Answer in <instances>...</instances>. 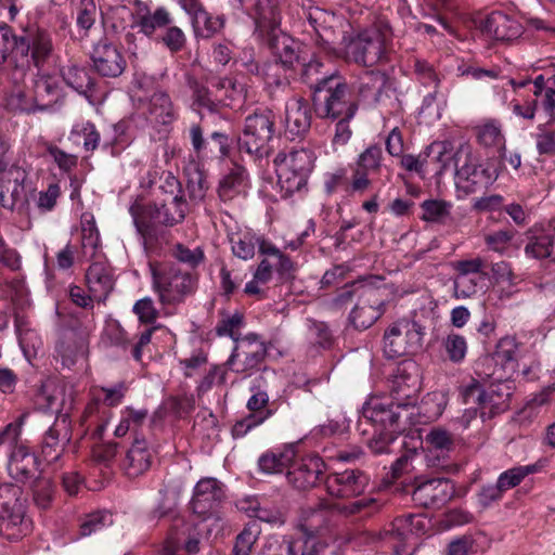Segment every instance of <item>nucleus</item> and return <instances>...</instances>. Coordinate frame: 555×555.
Returning <instances> with one entry per match:
<instances>
[{
	"mask_svg": "<svg viewBox=\"0 0 555 555\" xmlns=\"http://www.w3.org/2000/svg\"><path fill=\"white\" fill-rule=\"evenodd\" d=\"M301 10L309 26L325 46L324 49L335 42V28H338L341 35V55L345 60L363 66H373L385 57L387 44L392 37V30L387 22L379 21L354 35L351 25L345 18L314 7L310 0L302 1Z\"/></svg>",
	"mask_w": 555,
	"mask_h": 555,
	"instance_id": "obj_1",
	"label": "nucleus"
},
{
	"mask_svg": "<svg viewBox=\"0 0 555 555\" xmlns=\"http://www.w3.org/2000/svg\"><path fill=\"white\" fill-rule=\"evenodd\" d=\"M247 12L254 10L256 30L266 38L281 63L292 66L300 60V44L280 28V0H238Z\"/></svg>",
	"mask_w": 555,
	"mask_h": 555,
	"instance_id": "obj_2",
	"label": "nucleus"
},
{
	"mask_svg": "<svg viewBox=\"0 0 555 555\" xmlns=\"http://www.w3.org/2000/svg\"><path fill=\"white\" fill-rule=\"evenodd\" d=\"M409 380H411V385L408 386V390L401 386V377L397 376L393 382L398 400L402 397L408 399L406 402L399 401L395 403L390 398L371 397L362 406L361 420L369 422L375 428V431L396 434L399 429L402 412L406 411V406L413 403L411 399L417 390V378L413 377Z\"/></svg>",
	"mask_w": 555,
	"mask_h": 555,
	"instance_id": "obj_3",
	"label": "nucleus"
},
{
	"mask_svg": "<svg viewBox=\"0 0 555 555\" xmlns=\"http://www.w3.org/2000/svg\"><path fill=\"white\" fill-rule=\"evenodd\" d=\"M314 159V153L308 149L292 150L275 156L276 185L282 198L305 193Z\"/></svg>",
	"mask_w": 555,
	"mask_h": 555,
	"instance_id": "obj_4",
	"label": "nucleus"
},
{
	"mask_svg": "<svg viewBox=\"0 0 555 555\" xmlns=\"http://www.w3.org/2000/svg\"><path fill=\"white\" fill-rule=\"evenodd\" d=\"M455 185L465 194L474 193L492 184L498 178L495 167L480 164L478 155L469 144H462L452 159Z\"/></svg>",
	"mask_w": 555,
	"mask_h": 555,
	"instance_id": "obj_5",
	"label": "nucleus"
},
{
	"mask_svg": "<svg viewBox=\"0 0 555 555\" xmlns=\"http://www.w3.org/2000/svg\"><path fill=\"white\" fill-rule=\"evenodd\" d=\"M163 204L145 206L135 201L129 209L133 224L138 233L144 237L152 229L157 225H173L181 222L188 209L184 199L176 197L164 198Z\"/></svg>",
	"mask_w": 555,
	"mask_h": 555,
	"instance_id": "obj_6",
	"label": "nucleus"
},
{
	"mask_svg": "<svg viewBox=\"0 0 555 555\" xmlns=\"http://www.w3.org/2000/svg\"><path fill=\"white\" fill-rule=\"evenodd\" d=\"M30 530L25 518V506L21 487L0 485V531L10 540H18Z\"/></svg>",
	"mask_w": 555,
	"mask_h": 555,
	"instance_id": "obj_7",
	"label": "nucleus"
},
{
	"mask_svg": "<svg viewBox=\"0 0 555 555\" xmlns=\"http://www.w3.org/2000/svg\"><path fill=\"white\" fill-rule=\"evenodd\" d=\"M223 499V487L216 478H203L194 488L192 508L204 517V521H212V526L207 525L210 534L217 535L224 527V519L218 509Z\"/></svg>",
	"mask_w": 555,
	"mask_h": 555,
	"instance_id": "obj_8",
	"label": "nucleus"
},
{
	"mask_svg": "<svg viewBox=\"0 0 555 555\" xmlns=\"http://www.w3.org/2000/svg\"><path fill=\"white\" fill-rule=\"evenodd\" d=\"M424 335V327L416 321L401 319L386 330L384 352L389 359L415 353L422 347Z\"/></svg>",
	"mask_w": 555,
	"mask_h": 555,
	"instance_id": "obj_9",
	"label": "nucleus"
},
{
	"mask_svg": "<svg viewBox=\"0 0 555 555\" xmlns=\"http://www.w3.org/2000/svg\"><path fill=\"white\" fill-rule=\"evenodd\" d=\"M429 526V520L423 515H409L393 520L391 529L380 533L395 555H411L416 544V538L425 534Z\"/></svg>",
	"mask_w": 555,
	"mask_h": 555,
	"instance_id": "obj_10",
	"label": "nucleus"
},
{
	"mask_svg": "<svg viewBox=\"0 0 555 555\" xmlns=\"http://www.w3.org/2000/svg\"><path fill=\"white\" fill-rule=\"evenodd\" d=\"M5 151V144L0 141V205L11 210L20 209L27 203V172L22 167L3 163Z\"/></svg>",
	"mask_w": 555,
	"mask_h": 555,
	"instance_id": "obj_11",
	"label": "nucleus"
},
{
	"mask_svg": "<svg viewBox=\"0 0 555 555\" xmlns=\"http://www.w3.org/2000/svg\"><path fill=\"white\" fill-rule=\"evenodd\" d=\"M273 134V114L263 111L250 115L245 120L242 135L238 138L241 151L261 156Z\"/></svg>",
	"mask_w": 555,
	"mask_h": 555,
	"instance_id": "obj_12",
	"label": "nucleus"
},
{
	"mask_svg": "<svg viewBox=\"0 0 555 555\" xmlns=\"http://www.w3.org/2000/svg\"><path fill=\"white\" fill-rule=\"evenodd\" d=\"M154 288L164 305H175L183 300L194 287V280L189 273H181L173 268L168 271L152 267Z\"/></svg>",
	"mask_w": 555,
	"mask_h": 555,
	"instance_id": "obj_13",
	"label": "nucleus"
},
{
	"mask_svg": "<svg viewBox=\"0 0 555 555\" xmlns=\"http://www.w3.org/2000/svg\"><path fill=\"white\" fill-rule=\"evenodd\" d=\"M126 393L124 384H117L113 387L101 388L100 393H94L92 401L85 410V422L89 425H95V436L101 437L106 429L111 417L109 406L118 405Z\"/></svg>",
	"mask_w": 555,
	"mask_h": 555,
	"instance_id": "obj_14",
	"label": "nucleus"
},
{
	"mask_svg": "<svg viewBox=\"0 0 555 555\" xmlns=\"http://www.w3.org/2000/svg\"><path fill=\"white\" fill-rule=\"evenodd\" d=\"M315 90L328 92L322 111L325 117L351 119L354 116L357 106L345 83L339 82L335 77L323 78L318 81Z\"/></svg>",
	"mask_w": 555,
	"mask_h": 555,
	"instance_id": "obj_15",
	"label": "nucleus"
},
{
	"mask_svg": "<svg viewBox=\"0 0 555 555\" xmlns=\"http://www.w3.org/2000/svg\"><path fill=\"white\" fill-rule=\"evenodd\" d=\"M267 352L266 345L256 334H248L236 344L227 364L235 373L250 374L263 360Z\"/></svg>",
	"mask_w": 555,
	"mask_h": 555,
	"instance_id": "obj_16",
	"label": "nucleus"
},
{
	"mask_svg": "<svg viewBox=\"0 0 555 555\" xmlns=\"http://www.w3.org/2000/svg\"><path fill=\"white\" fill-rule=\"evenodd\" d=\"M35 404L41 411L66 416L73 409V391L64 382L48 378L36 395Z\"/></svg>",
	"mask_w": 555,
	"mask_h": 555,
	"instance_id": "obj_17",
	"label": "nucleus"
},
{
	"mask_svg": "<svg viewBox=\"0 0 555 555\" xmlns=\"http://www.w3.org/2000/svg\"><path fill=\"white\" fill-rule=\"evenodd\" d=\"M509 395L508 391H498L494 387L486 391L476 380H472L461 390L463 402L465 404L477 403L480 408V416L482 418H490L503 412L507 408Z\"/></svg>",
	"mask_w": 555,
	"mask_h": 555,
	"instance_id": "obj_18",
	"label": "nucleus"
},
{
	"mask_svg": "<svg viewBox=\"0 0 555 555\" xmlns=\"http://www.w3.org/2000/svg\"><path fill=\"white\" fill-rule=\"evenodd\" d=\"M478 34L485 41H508L520 37L522 25L513 16L492 12L478 23Z\"/></svg>",
	"mask_w": 555,
	"mask_h": 555,
	"instance_id": "obj_19",
	"label": "nucleus"
},
{
	"mask_svg": "<svg viewBox=\"0 0 555 555\" xmlns=\"http://www.w3.org/2000/svg\"><path fill=\"white\" fill-rule=\"evenodd\" d=\"M385 302L378 289L366 287L350 312L349 320L354 328L366 330L384 313Z\"/></svg>",
	"mask_w": 555,
	"mask_h": 555,
	"instance_id": "obj_20",
	"label": "nucleus"
},
{
	"mask_svg": "<svg viewBox=\"0 0 555 555\" xmlns=\"http://www.w3.org/2000/svg\"><path fill=\"white\" fill-rule=\"evenodd\" d=\"M369 485V477L360 472L347 469L326 477L325 489L331 496L349 499L362 494Z\"/></svg>",
	"mask_w": 555,
	"mask_h": 555,
	"instance_id": "obj_21",
	"label": "nucleus"
},
{
	"mask_svg": "<svg viewBox=\"0 0 555 555\" xmlns=\"http://www.w3.org/2000/svg\"><path fill=\"white\" fill-rule=\"evenodd\" d=\"M199 551V538L196 528L189 522L176 520L170 530L163 550V555H183L182 552L193 555Z\"/></svg>",
	"mask_w": 555,
	"mask_h": 555,
	"instance_id": "obj_22",
	"label": "nucleus"
},
{
	"mask_svg": "<svg viewBox=\"0 0 555 555\" xmlns=\"http://www.w3.org/2000/svg\"><path fill=\"white\" fill-rule=\"evenodd\" d=\"M413 500L421 505H441L453 495V486L448 479H423L415 477Z\"/></svg>",
	"mask_w": 555,
	"mask_h": 555,
	"instance_id": "obj_23",
	"label": "nucleus"
},
{
	"mask_svg": "<svg viewBox=\"0 0 555 555\" xmlns=\"http://www.w3.org/2000/svg\"><path fill=\"white\" fill-rule=\"evenodd\" d=\"M401 447L405 448L406 451L392 464L391 481L402 479L403 487L414 486L416 476L413 473L416 469V462L421 460L417 450L422 447V441L418 436H404Z\"/></svg>",
	"mask_w": 555,
	"mask_h": 555,
	"instance_id": "obj_24",
	"label": "nucleus"
},
{
	"mask_svg": "<svg viewBox=\"0 0 555 555\" xmlns=\"http://www.w3.org/2000/svg\"><path fill=\"white\" fill-rule=\"evenodd\" d=\"M140 109L147 122L155 128L168 126L177 118V112L169 95L163 91L155 92L141 104Z\"/></svg>",
	"mask_w": 555,
	"mask_h": 555,
	"instance_id": "obj_25",
	"label": "nucleus"
},
{
	"mask_svg": "<svg viewBox=\"0 0 555 555\" xmlns=\"http://www.w3.org/2000/svg\"><path fill=\"white\" fill-rule=\"evenodd\" d=\"M92 62L96 72L105 77H117L126 67L121 52L106 41H101L94 47Z\"/></svg>",
	"mask_w": 555,
	"mask_h": 555,
	"instance_id": "obj_26",
	"label": "nucleus"
},
{
	"mask_svg": "<svg viewBox=\"0 0 555 555\" xmlns=\"http://www.w3.org/2000/svg\"><path fill=\"white\" fill-rule=\"evenodd\" d=\"M324 463L318 455H308L292 466L287 472V480L295 488L306 490L314 487L323 473Z\"/></svg>",
	"mask_w": 555,
	"mask_h": 555,
	"instance_id": "obj_27",
	"label": "nucleus"
},
{
	"mask_svg": "<svg viewBox=\"0 0 555 555\" xmlns=\"http://www.w3.org/2000/svg\"><path fill=\"white\" fill-rule=\"evenodd\" d=\"M56 358L61 360L62 365L72 367L80 361H83L88 352V339L86 335H77L69 331L57 343Z\"/></svg>",
	"mask_w": 555,
	"mask_h": 555,
	"instance_id": "obj_28",
	"label": "nucleus"
},
{
	"mask_svg": "<svg viewBox=\"0 0 555 555\" xmlns=\"http://www.w3.org/2000/svg\"><path fill=\"white\" fill-rule=\"evenodd\" d=\"M38 470V460L35 453L24 444H15L8 462L10 476L17 481L30 479Z\"/></svg>",
	"mask_w": 555,
	"mask_h": 555,
	"instance_id": "obj_29",
	"label": "nucleus"
},
{
	"mask_svg": "<svg viewBox=\"0 0 555 555\" xmlns=\"http://www.w3.org/2000/svg\"><path fill=\"white\" fill-rule=\"evenodd\" d=\"M311 124L309 103L301 98H293L285 105V126L292 135H300L308 131Z\"/></svg>",
	"mask_w": 555,
	"mask_h": 555,
	"instance_id": "obj_30",
	"label": "nucleus"
},
{
	"mask_svg": "<svg viewBox=\"0 0 555 555\" xmlns=\"http://www.w3.org/2000/svg\"><path fill=\"white\" fill-rule=\"evenodd\" d=\"M86 279L90 294L98 301L105 300L114 287L111 269L101 261H94L89 267Z\"/></svg>",
	"mask_w": 555,
	"mask_h": 555,
	"instance_id": "obj_31",
	"label": "nucleus"
},
{
	"mask_svg": "<svg viewBox=\"0 0 555 555\" xmlns=\"http://www.w3.org/2000/svg\"><path fill=\"white\" fill-rule=\"evenodd\" d=\"M152 463V451L145 439L137 438L126 454L124 469L129 477L145 473Z\"/></svg>",
	"mask_w": 555,
	"mask_h": 555,
	"instance_id": "obj_32",
	"label": "nucleus"
},
{
	"mask_svg": "<svg viewBox=\"0 0 555 555\" xmlns=\"http://www.w3.org/2000/svg\"><path fill=\"white\" fill-rule=\"evenodd\" d=\"M525 254L528 258L555 261V234L530 231L527 236Z\"/></svg>",
	"mask_w": 555,
	"mask_h": 555,
	"instance_id": "obj_33",
	"label": "nucleus"
},
{
	"mask_svg": "<svg viewBox=\"0 0 555 555\" xmlns=\"http://www.w3.org/2000/svg\"><path fill=\"white\" fill-rule=\"evenodd\" d=\"M248 188L247 175L244 167L234 165L219 183V196L223 202H229L244 195Z\"/></svg>",
	"mask_w": 555,
	"mask_h": 555,
	"instance_id": "obj_34",
	"label": "nucleus"
},
{
	"mask_svg": "<svg viewBox=\"0 0 555 555\" xmlns=\"http://www.w3.org/2000/svg\"><path fill=\"white\" fill-rule=\"evenodd\" d=\"M284 548L287 555H338L336 544L321 542L314 538L285 541Z\"/></svg>",
	"mask_w": 555,
	"mask_h": 555,
	"instance_id": "obj_35",
	"label": "nucleus"
},
{
	"mask_svg": "<svg viewBox=\"0 0 555 555\" xmlns=\"http://www.w3.org/2000/svg\"><path fill=\"white\" fill-rule=\"evenodd\" d=\"M170 23L169 13L160 8L153 14L141 2L137 3V11L132 14V27H139L145 35H152L156 28L165 26Z\"/></svg>",
	"mask_w": 555,
	"mask_h": 555,
	"instance_id": "obj_36",
	"label": "nucleus"
},
{
	"mask_svg": "<svg viewBox=\"0 0 555 555\" xmlns=\"http://www.w3.org/2000/svg\"><path fill=\"white\" fill-rule=\"evenodd\" d=\"M31 85L39 109L50 107L60 95V82L55 76L38 75L36 79L31 80Z\"/></svg>",
	"mask_w": 555,
	"mask_h": 555,
	"instance_id": "obj_37",
	"label": "nucleus"
},
{
	"mask_svg": "<svg viewBox=\"0 0 555 555\" xmlns=\"http://www.w3.org/2000/svg\"><path fill=\"white\" fill-rule=\"evenodd\" d=\"M28 53L29 43L25 41L24 37L17 38L8 26L0 27V63L11 56L21 55L25 59L26 64H29Z\"/></svg>",
	"mask_w": 555,
	"mask_h": 555,
	"instance_id": "obj_38",
	"label": "nucleus"
},
{
	"mask_svg": "<svg viewBox=\"0 0 555 555\" xmlns=\"http://www.w3.org/2000/svg\"><path fill=\"white\" fill-rule=\"evenodd\" d=\"M101 248L100 233L92 216L83 215L81 221V253L83 258H96Z\"/></svg>",
	"mask_w": 555,
	"mask_h": 555,
	"instance_id": "obj_39",
	"label": "nucleus"
},
{
	"mask_svg": "<svg viewBox=\"0 0 555 555\" xmlns=\"http://www.w3.org/2000/svg\"><path fill=\"white\" fill-rule=\"evenodd\" d=\"M63 80L78 93L83 94L90 103L93 98V82L89 73L83 67L69 65L62 69Z\"/></svg>",
	"mask_w": 555,
	"mask_h": 555,
	"instance_id": "obj_40",
	"label": "nucleus"
},
{
	"mask_svg": "<svg viewBox=\"0 0 555 555\" xmlns=\"http://www.w3.org/2000/svg\"><path fill=\"white\" fill-rule=\"evenodd\" d=\"M68 440L69 438L67 437V433H64L61 436L56 426L50 427L42 441L41 454L43 460L48 464L57 462L63 454L65 444Z\"/></svg>",
	"mask_w": 555,
	"mask_h": 555,
	"instance_id": "obj_41",
	"label": "nucleus"
},
{
	"mask_svg": "<svg viewBox=\"0 0 555 555\" xmlns=\"http://www.w3.org/2000/svg\"><path fill=\"white\" fill-rule=\"evenodd\" d=\"M25 41L29 43V51H31L30 59L36 67L52 53V39L51 36L41 29H37L24 37Z\"/></svg>",
	"mask_w": 555,
	"mask_h": 555,
	"instance_id": "obj_42",
	"label": "nucleus"
},
{
	"mask_svg": "<svg viewBox=\"0 0 555 555\" xmlns=\"http://www.w3.org/2000/svg\"><path fill=\"white\" fill-rule=\"evenodd\" d=\"M190 17L196 35L202 37L212 36L224 25L221 15L214 16L206 12L202 5Z\"/></svg>",
	"mask_w": 555,
	"mask_h": 555,
	"instance_id": "obj_43",
	"label": "nucleus"
},
{
	"mask_svg": "<svg viewBox=\"0 0 555 555\" xmlns=\"http://www.w3.org/2000/svg\"><path fill=\"white\" fill-rule=\"evenodd\" d=\"M295 459L293 448H287L281 452L266 453L259 459V468L266 474L282 473L288 468Z\"/></svg>",
	"mask_w": 555,
	"mask_h": 555,
	"instance_id": "obj_44",
	"label": "nucleus"
},
{
	"mask_svg": "<svg viewBox=\"0 0 555 555\" xmlns=\"http://www.w3.org/2000/svg\"><path fill=\"white\" fill-rule=\"evenodd\" d=\"M385 85L386 77L384 74L375 70L365 72L360 78L359 93L364 99L377 102Z\"/></svg>",
	"mask_w": 555,
	"mask_h": 555,
	"instance_id": "obj_45",
	"label": "nucleus"
},
{
	"mask_svg": "<svg viewBox=\"0 0 555 555\" xmlns=\"http://www.w3.org/2000/svg\"><path fill=\"white\" fill-rule=\"evenodd\" d=\"M147 411L144 409L134 410L132 408H125L120 412V420L114 430L116 437H124L128 431L138 430L146 421Z\"/></svg>",
	"mask_w": 555,
	"mask_h": 555,
	"instance_id": "obj_46",
	"label": "nucleus"
},
{
	"mask_svg": "<svg viewBox=\"0 0 555 555\" xmlns=\"http://www.w3.org/2000/svg\"><path fill=\"white\" fill-rule=\"evenodd\" d=\"M261 534V527L256 521L248 522L236 537L232 555H250L255 543Z\"/></svg>",
	"mask_w": 555,
	"mask_h": 555,
	"instance_id": "obj_47",
	"label": "nucleus"
},
{
	"mask_svg": "<svg viewBox=\"0 0 555 555\" xmlns=\"http://www.w3.org/2000/svg\"><path fill=\"white\" fill-rule=\"evenodd\" d=\"M448 397L443 391H431L421 402L420 412L427 422L437 420L444 411Z\"/></svg>",
	"mask_w": 555,
	"mask_h": 555,
	"instance_id": "obj_48",
	"label": "nucleus"
},
{
	"mask_svg": "<svg viewBox=\"0 0 555 555\" xmlns=\"http://www.w3.org/2000/svg\"><path fill=\"white\" fill-rule=\"evenodd\" d=\"M533 94L541 98V103L546 112L555 109V75L544 78L539 75L533 81Z\"/></svg>",
	"mask_w": 555,
	"mask_h": 555,
	"instance_id": "obj_49",
	"label": "nucleus"
},
{
	"mask_svg": "<svg viewBox=\"0 0 555 555\" xmlns=\"http://www.w3.org/2000/svg\"><path fill=\"white\" fill-rule=\"evenodd\" d=\"M258 241L256 235L249 231L234 234L231 236L232 251L241 259H250L255 255Z\"/></svg>",
	"mask_w": 555,
	"mask_h": 555,
	"instance_id": "obj_50",
	"label": "nucleus"
},
{
	"mask_svg": "<svg viewBox=\"0 0 555 555\" xmlns=\"http://www.w3.org/2000/svg\"><path fill=\"white\" fill-rule=\"evenodd\" d=\"M113 524L112 514L107 511H99L87 515L80 522L79 537H89L92 533L111 526Z\"/></svg>",
	"mask_w": 555,
	"mask_h": 555,
	"instance_id": "obj_51",
	"label": "nucleus"
},
{
	"mask_svg": "<svg viewBox=\"0 0 555 555\" xmlns=\"http://www.w3.org/2000/svg\"><path fill=\"white\" fill-rule=\"evenodd\" d=\"M482 276L455 275L453 280V294L457 299L475 296L481 288Z\"/></svg>",
	"mask_w": 555,
	"mask_h": 555,
	"instance_id": "obj_52",
	"label": "nucleus"
},
{
	"mask_svg": "<svg viewBox=\"0 0 555 555\" xmlns=\"http://www.w3.org/2000/svg\"><path fill=\"white\" fill-rule=\"evenodd\" d=\"M443 349L451 362L460 363L467 353L466 338L457 333H449L442 340Z\"/></svg>",
	"mask_w": 555,
	"mask_h": 555,
	"instance_id": "obj_53",
	"label": "nucleus"
},
{
	"mask_svg": "<svg viewBox=\"0 0 555 555\" xmlns=\"http://www.w3.org/2000/svg\"><path fill=\"white\" fill-rule=\"evenodd\" d=\"M9 105L13 109L26 113L39 109V105L33 91V86L26 87L25 89L16 88L9 99Z\"/></svg>",
	"mask_w": 555,
	"mask_h": 555,
	"instance_id": "obj_54",
	"label": "nucleus"
},
{
	"mask_svg": "<svg viewBox=\"0 0 555 555\" xmlns=\"http://www.w3.org/2000/svg\"><path fill=\"white\" fill-rule=\"evenodd\" d=\"M477 138L485 146H501L504 142L501 128L495 121H486L477 127Z\"/></svg>",
	"mask_w": 555,
	"mask_h": 555,
	"instance_id": "obj_55",
	"label": "nucleus"
},
{
	"mask_svg": "<svg viewBox=\"0 0 555 555\" xmlns=\"http://www.w3.org/2000/svg\"><path fill=\"white\" fill-rule=\"evenodd\" d=\"M451 205L440 199H429L422 204L423 219L426 221L440 222L450 215Z\"/></svg>",
	"mask_w": 555,
	"mask_h": 555,
	"instance_id": "obj_56",
	"label": "nucleus"
},
{
	"mask_svg": "<svg viewBox=\"0 0 555 555\" xmlns=\"http://www.w3.org/2000/svg\"><path fill=\"white\" fill-rule=\"evenodd\" d=\"M242 326L243 315L238 312H235L233 314H227L222 317L216 327V333L218 336H229L236 343V339H241L238 335Z\"/></svg>",
	"mask_w": 555,
	"mask_h": 555,
	"instance_id": "obj_57",
	"label": "nucleus"
},
{
	"mask_svg": "<svg viewBox=\"0 0 555 555\" xmlns=\"http://www.w3.org/2000/svg\"><path fill=\"white\" fill-rule=\"evenodd\" d=\"M72 134L77 139H82L83 147L87 151H93L100 142V133L95 126L89 121L76 124Z\"/></svg>",
	"mask_w": 555,
	"mask_h": 555,
	"instance_id": "obj_58",
	"label": "nucleus"
},
{
	"mask_svg": "<svg viewBox=\"0 0 555 555\" xmlns=\"http://www.w3.org/2000/svg\"><path fill=\"white\" fill-rule=\"evenodd\" d=\"M271 417L270 412H263L262 414H248L244 418L237 421L232 427V435L234 438H242L253 428L263 424Z\"/></svg>",
	"mask_w": 555,
	"mask_h": 555,
	"instance_id": "obj_59",
	"label": "nucleus"
},
{
	"mask_svg": "<svg viewBox=\"0 0 555 555\" xmlns=\"http://www.w3.org/2000/svg\"><path fill=\"white\" fill-rule=\"evenodd\" d=\"M271 417L270 412H263L262 414H248L244 418L237 421L232 427V435L234 438H242L253 428L263 424Z\"/></svg>",
	"mask_w": 555,
	"mask_h": 555,
	"instance_id": "obj_60",
	"label": "nucleus"
},
{
	"mask_svg": "<svg viewBox=\"0 0 555 555\" xmlns=\"http://www.w3.org/2000/svg\"><path fill=\"white\" fill-rule=\"evenodd\" d=\"M229 139L221 132H214L209 139H207L206 150H203L201 157H224L228 155Z\"/></svg>",
	"mask_w": 555,
	"mask_h": 555,
	"instance_id": "obj_61",
	"label": "nucleus"
},
{
	"mask_svg": "<svg viewBox=\"0 0 555 555\" xmlns=\"http://www.w3.org/2000/svg\"><path fill=\"white\" fill-rule=\"evenodd\" d=\"M441 117V104L437 102L436 91L429 92L424 96L420 108V118L422 122L431 124Z\"/></svg>",
	"mask_w": 555,
	"mask_h": 555,
	"instance_id": "obj_62",
	"label": "nucleus"
},
{
	"mask_svg": "<svg viewBox=\"0 0 555 555\" xmlns=\"http://www.w3.org/2000/svg\"><path fill=\"white\" fill-rule=\"evenodd\" d=\"M61 195V188L57 183H51L44 191H40L36 198L35 204L36 207L41 212L51 211L57 202V198Z\"/></svg>",
	"mask_w": 555,
	"mask_h": 555,
	"instance_id": "obj_63",
	"label": "nucleus"
},
{
	"mask_svg": "<svg viewBox=\"0 0 555 555\" xmlns=\"http://www.w3.org/2000/svg\"><path fill=\"white\" fill-rule=\"evenodd\" d=\"M31 487L36 504L41 508L48 507L53 495V485L50 479L46 477L38 478Z\"/></svg>",
	"mask_w": 555,
	"mask_h": 555,
	"instance_id": "obj_64",
	"label": "nucleus"
}]
</instances>
